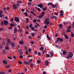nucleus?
Returning a JSON list of instances; mask_svg holds the SVG:
<instances>
[{
	"label": "nucleus",
	"instance_id": "nucleus-1",
	"mask_svg": "<svg viewBox=\"0 0 74 74\" xmlns=\"http://www.w3.org/2000/svg\"><path fill=\"white\" fill-rule=\"evenodd\" d=\"M73 56V53L71 52H69V56H67V59H69L70 58H71Z\"/></svg>",
	"mask_w": 74,
	"mask_h": 74
},
{
	"label": "nucleus",
	"instance_id": "nucleus-2",
	"mask_svg": "<svg viewBox=\"0 0 74 74\" xmlns=\"http://www.w3.org/2000/svg\"><path fill=\"white\" fill-rule=\"evenodd\" d=\"M49 18H46L45 21L44 23L45 24H46L47 25H48L49 24Z\"/></svg>",
	"mask_w": 74,
	"mask_h": 74
},
{
	"label": "nucleus",
	"instance_id": "nucleus-3",
	"mask_svg": "<svg viewBox=\"0 0 74 74\" xmlns=\"http://www.w3.org/2000/svg\"><path fill=\"white\" fill-rule=\"evenodd\" d=\"M37 6H38V7H40V8H41V9H42V7H44V6H43V4L41 3H40V4L38 5H37Z\"/></svg>",
	"mask_w": 74,
	"mask_h": 74
},
{
	"label": "nucleus",
	"instance_id": "nucleus-4",
	"mask_svg": "<svg viewBox=\"0 0 74 74\" xmlns=\"http://www.w3.org/2000/svg\"><path fill=\"white\" fill-rule=\"evenodd\" d=\"M6 40L8 42V43H7V45H8L9 44L11 43V40L8 38H7Z\"/></svg>",
	"mask_w": 74,
	"mask_h": 74
},
{
	"label": "nucleus",
	"instance_id": "nucleus-5",
	"mask_svg": "<svg viewBox=\"0 0 74 74\" xmlns=\"http://www.w3.org/2000/svg\"><path fill=\"white\" fill-rule=\"evenodd\" d=\"M14 19L16 22H19V19L17 17L14 18Z\"/></svg>",
	"mask_w": 74,
	"mask_h": 74
},
{
	"label": "nucleus",
	"instance_id": "nucleus-6",
	"mask_svg": "<svg viewBox=\"0 0 74 74\" xmlns=\"http://www.w3.org/2000/svg\"><path fill=\"white\" fill-rule=\"evenodd\" d=\"M64 14V13L63 10H61L60 11V16H63V15Z\"/></svg>",
	"mask_w": 74,
	"mask_h": 74
},
{
	"label": "nucleus",
	"instance_id": "nucleus-7",
	"mask_svg": "<svg viewBox=\"0 0 74 74\" xmlns=\"http://www.w3.org/2000/svg\"><path fill=\"white\" fill-rule=\"evenodd\" d=\"M3 22L4 25H5V26H6V25H8V21L5 20Z\"/></svg>",
	"mask_w": 74,
	"mask_h": 74
},
{
	"label": "nucleus",
	"instance_id": "nucleus-8",
	"mask_svg": "<svg viewBox=\"0 0 74 74\" xmlns=\"http://www.w3.org/2000/svg\"><path fill=\"white\" fill-rule=\"evenodd\" d=\"M47 51L46 50H44L43 51H42V54H43V55H44V54H46L47 53Z\"/></svg>",
	"mask_w": 74,
	"mask_h": 74
},
{
	"label": "nucleus",
	"instance_id": "nucleus-9",
	"mask_svg": "<svg viewBox=\"0 0 74 74\" xmlns=\"http://www.w3.org/2000/svg\"><path fill=\"white\" fill-rule=\"evenodd\" d=\"M59 40L60 41H62L63 39H61L60 38H59L58 39H57L56 42H58Z\"/></svg>",
	"mask_w": 74,
	"mask_h": 74
},
{
	"label": "nucleus",
	"instance_id": "nucleus-10",
	"mask_svg": "<svg viewBox=\"0 0 74 74\" xmlns=\"http://www.w3.org/2000/svg\"><path fill=\"white\" fill-rule=\"evenodd\" d=\"M2 63H3L4 64H7V61H6V60H4L2 61Z\"/></svg>",
	"mask_w": 74,
	"mask_h": 74
},
{
	"label": "nucleus",
	"instance_id": "nucleus-11",
	"mask_svg": "<svg viewBox=\"0 0 74 74\" xmlns=\"http://www.w3.org/2000/svg\"><path fill=\"white\" fill-rule=\"evenodd\" d=\"M13 7L14 9V10H15V9H16V8H17V6H16V5L15 4H13Z\"/></svg>",
	"mask_w": 74,
	"mask_h": 74
},
{
	"label": "nucleus",
	"instance_id": "nucleus-12",
	"mask_svg": "<svg viewBox=\"0 0 74 74\" xmlns=\"http://www.w3.org/2000/svg\"><path fill=\"white\" fill-rule=\"evenodd\" d=\"M64 35L66 38V39H69V37L67 36V35L65 34H64Z\"/></svg>",
	"mask_w": 74,
	"mask_h": 74
},
{
	"label": "nucleus",
	"instance_id": "nucleus-13",
	"mask_svg": "<svg viewBox=\"0 0 74 74\" xmlns=\"http://www.w3.org/2000/svg\"><path fill=\"white\" fill-rule=\"evenodd\" d=\"M3 12L1 10H0V17H2L3 16H1V14H3Z\"/></svg>",
	"mask_w": 74,
	"mask_h": 74
},
{
	"label": "nucleus",
	"instance_id": "nucleus-14",
	"mask_svg": "<svg viewBox=\"0 0 74 74\" xmlns=\"http://www.w3.org/2000/svg\"><path fill=\"white\" fill-rule=\"evenodd\" d=\"M43 17H44V15H40V16H39L38 17V18H40H40H43Z\"/></svg>",
	"mask_w": 74,
	"mask_h": 74
},
{
	"label": "nucleus",
	"instance_id": "nucleus-15",
	"mask_svg": "<svg viewBox=\"0 0 74 74\" xmlns=\"http://www.w3.org/2000/svg\"><path fill=\"white\" fill-rule=\"evenodd\" d=\"M47 38H48V40H49V41H50V40H51V38H50V37H49V35H47Z\"/></svg>",
	"mask_w": 74,
	"mask_h": 74
},
{
	"label": "nucleus",
	"instance_id": "nucleus-16",
	"mask_svg": "<svg viewBox=\"0 0 74 74\" xmlns=\"http://www.w3.org/2000/svg\"><path fill=\"white\" fill-rule=\"evenodd\" d=\"M45 63H46V65H47V66H48L49 64V62L48 61L46 60L45 61Z\"/></svg>",
	"mask_w": 74,
	"mask_h": 74
},
{
	"label": "nucleus",
	"instance_id": "nucleus-17",
	"mask_svg": "<svg viewBox=\"0 0 74 74\" xmlns=\"http://www.w3.org/2000/svg\"><path fill=\"white\" fill-rule=\"evenodd\" d=\"M18 63L19 64H22V62L20 60L18 62Z\"/></svg>",
	"mask_w": 74,
	"mask_h": 74
},
{
	"label": "nucleus",
	"instance_id": "nucleus-18",
	"mask_svg": "<svg viewBox=\"0 0 74 74\" xmlns=\"http://www.w3.org/2000/svg\"><path fill=\"white\" fill-rule=\"evenodd\" d=\"M11 46H12V47H14V46H15V44H14V43L12 42V43L11 44Z\"/></svg>",
	"mask_w": 74,
	"mask_h": 74
},
{
	"label": "nucleus",
	"instance_id": "nucleus-19",
	"mask_svg": "<svg viewBox=\"0 0 74 74\" xmlns=\"http://www.w3.org/2000/svg\"><path fill=\"white\" fill-rule=\"evenodd\" d=\"M50 55L51 56V58H52V56H53V53L51 52L50 53Z\"/></svg>",
	"mask_w": 74,
	"mask_h": 74
},
{
	"label": "nucleus",
	"instance_id": "nucleus-20",
	"mask_svg": "<svg viewBox=\"0 0 74 74\" xmlns=\"http://www.w3.org/2000/svg\"><path fill=\"white\" fill-rule=\"evenodd\" d=\"M63 55H65L66 54L67 52L66 51H63Z\"/></svg>",
	"mask_w": 74,
	"mask_h": 74
},
{
	"label": "nucleus",
	"instance_id": "nucleus-21",
	"mask_svg": "<svg viewBox=\"0 0 74 74\" xmlns=\"http://www.w3.org/2000/svg\"><path fill=\"white\" fill-rule=\"evenodd\" d=\"M30 67H33V63H31L30 64Z\"/></svg>",
	"mask_w": 74,
	"mask_h": 74
},
{
	"label": "nucleus",
	"instance_id": "nucleus-22",
	"mask_svg": "<svg viewBox=\"0 0 74 74\" xmlns=\"http://www.w3.org/2000/svg\"><path fill=\"white\" fill-rule=\"evenodd\" d=\"M5 49L6 50H8L9 49V47L8 46H7L5 47Z\"/></svg>",
	"mask_w": 74,
	"mask_h": 74
},
{
	"label": "nucleus",
	"instance_id": "nucleus-23",
	"mask_svg": "<svg viewBox=\"0 0 74 74\" xmlns=\"http://www.w3.org/2000/svg\"><path fill=\"white\" fill-rule=\"evenodd\" d=\"M14 30L15 33L17 32V29L15 28L14 29Z\"/></svg>",
	"mask_w": 74,
	"mask_h": 74
},
{
	"label": "nucleus",
	"instance_id": "nucleus-24",
	"mask_svg": "<svg viewBox=\"0 0 74 74\" xmlns=\"http://www.w3.org/2000/svg\"><path fill=\"white\" fill-rule=\"evenodd\" d=\"M51 18L52 19H53V18L54 19H56L57 17L56 16H54L53 17H51Z\"/></svg>",
	"mask_w": 74,
	"mask_h": 74
},
{
	"label": "nucleus",
	"instance_id": "nucleus-25",
	"mask_svg": "<svg viewBox=\"0 0 74 74\" xmlns=\"http://www.w3.org/2000/svg\"><path fill=\"white\" fill-rule=\"evenodd\" d=\"M44 47H40L39 49L40 50V51H42V50H43V49H44Z\"/></svg>",
	"mask_w": 74,
	"mask_h": 74
},
{
	"label": "nucleus",
	"instance_id": "nucleus-26",
	"mask_svg": "<svg viewBox=\"0 0 74 74\" xmlns=\"http://www.w3.org/2000/svg\"><path fill=\"white\" fill-rule=\"evenodd\" d=\"M10 65H8L7 66H5V68H10Z\"/></svg>",
	"mask_w": 74,
	"mask_h": 74
},
{
	"label": "nucleus",
	"instance_id": "nucleus-27",
	"mask_svg": "<svg viewBox=\"0 0 74 74\" xmlns=\"http://www.w3.org/2000/svg\"><path fill=\"white\" fill-rule=\"evenodd\" d=\"M19 42L21 45H22L23 44V42L21 41H20Z\"/></svg>",
	"mask_w": 74,
	"mask_h": 74
},
{
	"label": "nucleus",
	"instance_id": "nucleus-28",
	"mask_svg": "<svg viewBox=\"0 0 74 74\" xmlns=\"http://www.w3.org/2000/svg\"><path fill=\"white\" fill-rule=\"evenodd\" d=\"M26 23H28L29 22V18H26Z\"/></svg>",
	"mask_w": 74,
	"mask_h": 74
},
{
	"label": "nucleus",
	"instance_id": "nucleus-29",
	"mask_svg": "<svg viewBox=\"0 0 74 74\" xmlns=\"http://www.w3.org/2000/svg\"><path fill=\"white\" fill-rule=\"evenodd\" d=\"M46 56L47 58H49L50 57V55L49 54H46Z\"/></svg>",
	"mask_w": 74,
	"mask_h": 74
},
{
	"label": "nucleus",
	"instance_id": "nucleus-30",
	"mask_svg": "<svg viewBox=\"0 0 74 74\" xmlns=\"http://www.w3.org/2000/svg\"><path fill=\"white\" fill-rule=\"evenodd\" d=\"M59 26L60 28H62V27H63V25L62 24H60Z\"/></svg>",
	"mask_w": 74,
	"mask_h": 74
},
{
	"label": "nucleus",
	"instance_id": "nucleus-31",
	"mask_svg": "<svg viewBox=\"0 0 74 74\" xmlns=\"http://www.w3.org/2000/svg\"><path fill=\"white\" fill-rule=\"evenodd\" d=\"M34 29H35V28H34V27H31V30H32L33 31V30H34Z\"/></svg>",
	"mask_w": 74,
	"mask_h": 74
},
{
	"label": "nucleus",
	"instance_id": "nucleus-32",
	"mask_svg": "<svg viewBox=\"0 0 74 74\" xmlns=\"http://www.w3.org/2000/svg\"><path fill=\"white\" fill-rule=\"evenodd\" d=\"M1 26H3V25H4V23L3 21H1Z\"/></svg>",
	"mask_w": 74,
	"mask_h": 74
},
{
	"label": "nucleus",
	"instance_id": "nucleus-33",
	"mask_svg": "<svg viewBox=\"0 0 74 74\" xmlns=\"http://www.w3.org/2000/svg\"><path fill=\"white\" fill-rule=\"evenodd\" d=\"M47 7H46L45 8L43 9H42L43 11H45V10H47Z\"/></svg>",
	"mask_w": 74,
	"mask_h": 74
},
{
	"label": "nucleus",
	"instance_id": "nucleus-34",
	"mask_svg": "<svg viewBox=\"0 0 74 74\" xmlns=\"http://www.w3.org/2000/svg\"><path fill=\"white\" fill-rule=\"evenodd\" d=\"M33 22H34V23H36V22H37V21L36 20V19H34Z\"/></svg>",
	"mask_w": 74,
	"mask_h": 74
},
{
	"label": "nucleus",
	"instance_id": "nucleus-35",
	"mask_svg": "<svg viewBox=\"0 0 74 74\" xmlns=\"http://www.w3.org/2000/svg\"><path fill=\"white\" fill-rule=\"evenodd\" d=\"M4 29L3 28H0V31H3Z\"/></svg>",
	"mask_w": 74,
	"mask_h": 74
},
{
	"label": "nucleus",
	"instance_id": "nucleus-36",
	"mask_svg": "<svg viewBox=\"0 0 74 74\" xmlns=\"http://www.w3.org/2000/svg\"><path fill=\"white\" fill-rule=\"evenodd\" d=\"M24 14L25 16H27L28 15L27 13H25Z\"/></svg>",
	"mask_w": 74,
	"mask_h": 74
},
{
	"label": "nucleus",
	"instance_id": "nucleus-37",
	"mask_svg": "<svg viewBox=\"0 0 74 74\" xmlns=\"http://www.w3.org/2000/svg\"><path fill=\"white\" fill-rule=\"evenodd\" d=\"M25 54H26V55H28V54H29L28 53V51H26L25 52Z\"/></svg>",
	"mask_w": 74,
	"mask_h": 74
},
{
	"label": "nucleus",
	"instance_id": "nucleus-38",
	"mask_svg": "<svg viewBox=\"0 0 74 74\" xmlns=\"http://www.w3.org/2000/svg\"><path fill=\"white\" fill-rule=\"evenodd\" d=\"M2 44L3 45H5V43L4 42H2Z\"/></svg>",
	"mask_w": 74,
	"mask_h": 74
},
{
	"label": "nucleus",
	"instance_id": "nucleus-39",
	"mask_svg": "<svg viewBox=\"0 0 74 74\" xmlns=\"http://www.w3.org/2000/svg\"><path fill=\"white\" fill-rule=\"evenodd\" d=\"M37 9L39 12H40V11H41V9H40V8H38Z\"/></svg>",
	"mask_w": 74,
	"mask_h": 74
},
{
	"label": "nucleus",
	"instance_id": "nucleus-40",
	"mask_svg": "<svg viewBox=\"0 0 74 74\" xmlns=\"http://www.w3.org/2000/svg\"><path fill=\"white\" fill-rule=\"evenodd\" d=\"M8 29H9L10 30H11V29H12V27H8Z\"/></svg>",
	"mask_w": 74,
	"mask_h": 74
},
{
	"label": "nucleus",
	"instance_id": "nucleus-41",
	"mask_svg": "<svg viewBox=\"0 0 74 74\" xmlns=\"http://www.w3.org/2000/svg\"><path fill=\"white\" fill-rule=\"evenodd\" d=\"M8 59H12V58L11 57H8Z\"/></svg>",
	"mask_w": 74,
	"mask_h": 74
},
{
	"label": "nucleus",
	"instance_id": "nucleus-42",
	"mask_svg": "<svg viewBox=\"0 0 74 74\" xmlns=\"http://www.w3.org/2000/svg\"><path fill=\"white\" fill-rule=\"evenodd\" d=\"M71 26H69L68 27V29H71Z\"/></svg>",
	"mask_w": 74,
	"mask_h": 74
},
{
	"label": "nucleus",
	"instance_id": "nucleus-43",
	"mask_svg": "<svg viewBox=\"0 0 74 74\" xmlns=\"http://www.w3.org/2000/svg\"><path fill=\"white\" fill-rule=\"evenodd\" d=\"M32 60H33L31 59L30 60H29V63H31V62H32Z\"/></svg>",
	"mask_w": 74,
	"mask_h": 74
},
{
	"label": "nucleus",
	"instance_id": "nucleus-44",
	"mask_svg": "<svg viewBox=\"0 0 74 74\" xmlns=\"http://www.w3.org/2000/svg\"><path fill=\"white\" fill-rule=\"evenodd\" d=\"M12 71V70L11 69L8 70V72H9V73H11Z\"/></svg>",
	"mask_w": 74,
	"mask_h": 74
},
{
	"label": "nucleus",
	"instance_id": "nucleus-45",
	"mask_svg": "<svg viewBox=\"0 0 74 74\" xmlns=\"http://www.w3.org/2000/svg\"><path fill=\"white\" fill-rule=\"evenodd\" d=\"M18 3H21V4H22V1H18Z\"/></svg>",
	"mask_w": 74,
	"mask_h": 74
},
{
	"label": "nucleus",
	"instance_id": "nucleus-46",
	"mask_svg": "<svg viewBox=\"0 0 74 74\" xmlns=\"http://www.w3.org/2000/svg\"><path fill=\"white\" fill-rule=\"evenodd\" d=\"M10 21H14V18H11Z\"/></svg>",
	"mask_w": 74,
	"mask_h": 74
},
{
	"label": "nucleus",
	"instance_id": "nucleus-47",
	"mask_svg": "<svg viewBox=\"0 0 74 74\" xmlns=\"http://www.w3.org/2000/svg\"><path fill=\"white\" fill-rule=\"evenodd\" d=\"M11 26H14V24H10Z\"/></svg>",
	"mask_w": 74,
	"mask_h": 74
},
{
	"label": "nucleus",
	"instance_id": "nucleus-48",
	"mask_svg": "<svg viewBox=\"0 0 74 74\" xmlns=\"http://www.w3.org/2000/svg\"><path fill=\"white\" fill-rule=\"evenodd\" d=\"M28 51L29 52H30L31 51H32V49H28Z\"/></svg>",
	"mask_w": 74,
	"mask_h": 74
},
{
	"label": "nucleus",
	"instance_id": "nucleus-49",
	"mask_svg": "<svg viewBox=\"0 0 74 74\" xmlns=\"http://www.w3.org/2000/svg\"><path fill=\"white\" fill-rule=\"evenodd\" d=\"M34 42H33V41H32L31 42V44H34Z\"/></svg>",
	"mask_w": 74,
	"mask_h": 74
},
{
	"label": "nucleus",
	"instance_id": "nucleus-50",
	"mask_svg": "<svg viewBox=\"0 0 74 74\" xmlns=\"http://www.w3.org/2000/svg\"><path fill=\"white\" fill-rule=\"evenodd\" d=\"M28 56L29 58H32V55H29Z\"/></svg>",
	"mask_w": 74,
	"mask_h": 74
},
{
	"label": "nucleus",
	"instance_id": "nucleus-51",
	"mask_svg": "<svg viewBox=\"0 0 74 74\" xmlns=\"http://www.w3.org/2000/svg\"><path fill=\"white\" fill-rule=\"evenodd\" d=\"M44 28L45 29H47V25H46L44 26Z\"/></svg>",
	"mask_w": 74,
	"mask_h": 74
},
{
	"label": "nucleus",
	"instance_id": "nucleus-52",
	"mask_svg": "<svg viewBox=\"0 0 74 74\" xmlns=\"http://www.w3.org/2000/svg\"><path fill=\"white\" fill-rule=\"evenodd\" d=\"M19 57L21 58V59H23V56H19Z\"/></svg>",
	"mask_w": 74,
	"mask_h": 74
},
{
	"label": "nucleus",
	"instance_id": "nucleus-53",
	"mask_svg": "<svg viewBox=\"0 0 74 74\" xmlns=\"http://www.w3.org/2000/svg\"><path fill=\"white\" fill-rule=\"evenodd\" d=\"M52 3H49L47 4V5H52Z\"/></svg>",
	"mask_w": 74,
	"mask_h": 74
},
{
	"label": "nucleus",
	"instance_id": "nucleus-54",
	"mask_svg": "<svg viewBox=\"0 0 74 74\" xmlns=\"http://www.w3.org/2000/svg\"><path fill=\"white\" fill-rule=\"evenodd\" d=\"M22 29H18V31L20 32H22Z\"/></svg>",
	"mask_w": 74,
	"mask_h": 74
},
{
	"label": "nucleus",
	"instance_id": "nucleus-55",
	"mask_svg": "<svg viewBox=\"0 0 74 74\" xmlns=\"http://www.w3.org/2000/svg\"><path fill=\"white\" fill-rule=\"evenodd\" d=\"M38 55H39V56H41V53H40V52H39L38 53Z\"/></svg>",
	"mask_w": 74,
	"mask_h": 74
},
{
	"label": "nucleus",
	"instance_id": "nucleus-56",
	"mask_svg": "<svg viewBox=\"0 0 74 74\" xmlns=\"http://www.w3.org/2000/svg\"><path fill=\"white\" fill-rule=\"evenodd\" d=\"M37 62H38V63H41V61H40V60H38L37 61Z\"/></svg>",
	"mask_w": 74,
	"mask_h": 74
},
{
	"label": "nucleus",
	"instance_id": "nucleus-57",
	"mask_svg": "<svg viewBox=\"0 0 74 74\" xmlns=\"http://www.w3.org/2000/svg\"><path fill=\"white\" fill-rule=\"evenodd\" d=\"M55 15H56V16H57V15H58V13L56 12L55 13Z\"/></svg>",
	"mask_w": 74,
	"mask_h": 74
},
{
	"label": "nucleus",
	"instance_id": "nucleus-58",
	"mask_svg": "<svg viewBox=\"0 0 74 74\" xmlns=\"http://www.w3.org/2000/svg\"><path fill=\"white\" fill-rule=\"evenodd\" d=\"M31 14H34V12L33 11H31Z\"/></svg>",
	"mask_w": 74,
	"mask_h": 74
},
{
	"label": "nucleus",
	"instance_id": "nucleus-59",
	"mask_svg": "<svg viewBox=\"0 0 74 74\" xmlns=\"http://www.w3.org/2000/svg\"><path fill=\"white\" fill-rule=\"evenodd\" d=\"M71 36L72 37H74V34H73V33H71Z\"/></svg>",
	"mask_w": 74,
	"mask_h": 74
},
{
	"label": "nucleus",
	"instance_id": "nucleus-60",
	"mask_svg": "<svg viewBox=\"0 0 74 74\" xmlns=\"http://www.w3.org/2000/svg\"><path fill=\"white\" fill-rule=\"evenodd\" d=\"M32 24H31L30 25H29V27L30 28H31V27L32 28Z\"/></svg>",
	"mask_w": 74,
	"mask_h": 74
},
{
	"label": "nucleus",
	"instance_id": "nucleus-61",
	"mask_svg": "<svg viewBox=\"0 0 74 74\" xmlns=\"http://www.w3.org/2000/svg\"><path fill=\"white\" fill-rule=\"evenodd\" d=\"M71 32V30H69V29H68L67 30V32Z\"/></svg>",
	"mask_w": 74,
	"mask_h": 74
},
{
	"label": "nucleus",
	"instance_id": "nucleus-62",
	"mask_svg": "<svg viewBox=\"0 0 74 74\" xmlns=\"http://www.w3.org/2000/svg\"><path fill=\"white\" fill-rule=\"evenodd\" d=\"M4 72H0V74H4Z\"/></svg>",
	"mask_w": 74,
	"mask_h": 74
},
{
	"label": "nucleus",
	"instance_id": "nucleus-63",
	"mask_svg": "<svg viewBox=\"0 0 74 74\" xmlns=\"http://www.w3.org/2000/svg\"><path fill=\"white\" fill-rule=\"evenodd\" d=\"M45 14V12H43L41 13V14H42V15H44V14Z\"/></svg>",
	"mask_w": 74,
	"mask_h": 74
},
{
	"label": "nucleus",
	"instance_id": "nucleus-64",
	"mask_svg": "<svg viewBox=\"0 0 74 74\" xmlns=\"http://www.w3.org/2000/svg\"><path fill=\"white\" fill-rule=\"evenodd\" d=\"M27 66H30V63L28 62L27 63Z\"/></svg>",
	"mask_w": 74,
	"mask_h": 74
}]
</instances>
